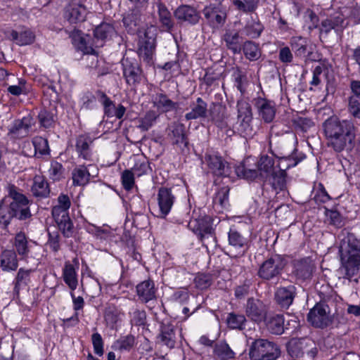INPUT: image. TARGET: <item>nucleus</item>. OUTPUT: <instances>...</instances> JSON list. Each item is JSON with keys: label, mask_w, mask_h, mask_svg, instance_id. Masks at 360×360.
I'll use <instances>...</instances> for the list:
<instances>
[{"label": "nucleus", "mask_w": 360, "mask_h": 360, "mask_svg": "<svg viewBox=\"0 0 360 360\" xmlns=\"http://www.w3.org/2000/svg\"><path fill=\"white\" fill-rule=\"evenodd\" d=\"M322 127L329 148L337 153L352 149L356 127L352 122L332 116L324 121Z\"/></svg>", "instance_id": "1"}, {"label": "nucleus", "mask_w": 360, "mask_h": 360, "mask_svg": "<svg viewBox=\"0 0 360 360\" xmlns=\"http://www.w3.org/2000/svg\"><path fill=\"white\" fill-rule=\"evenodd\" d=\"M205 161L213 174L219 176H228L230 174L231 169L228 162L217 154H206Z\"/></svg>", "instance_id": "10"}, {"label": "nucleus", "mask_w": 360, "mask_h": 360, "mask_svg": "<svg viewBox=\"0 0 360 360\" xmlns=\"http://www.w3.org/2000/svg\"><path fill=\"white\" fill-rule=\"evenodd\" d=\"M238 115L237 120L252 119V112L250 104L244 100H240L237 103Z\"/></svg>", "instance_id": "56"}, {"label": "nucleus", "mask_w": 360, "mask_h": 360, "mask_svg": "<svg viewBox=\"0 0 360 360\" xmlns=\"http://www.w3.org/2000/svg\"><path fill=\"white\" fill-rule=\"evenodd\" d=\"M169 136L173 140L174 143H184L187 145L186 136L185 132V126L181 123H173L170 128Z\"/></svg>", "instance_id": "39"}, {"label": "nucleus", "mask_w": 360, "mask_h": 360, "mask_svg": "<svg viewBox=\"0 0 360 360\" xmlns=\"http://www.w3.org/2000/svg\"><path fill=\"white\" fill-rule=\"evenodd\" d=\"M250 158H247L243 163L236 167V173L238 177L252 181L259 176L257 166L250 163Z\"/></svg>", "instance_id": "25"}, {"label": "nucleus", "mask_w": 360, "mask_h": 360, "mask_svg": "<svg viewBox=\"0 0 360 360\" xmlns=\"http://www.w3.org/2000/svg\"><path fill=\"white\" fill-rule=\"evenodd\" d=\"M174 16L177 20L190 25L197 24L200 18L199 13L194 8L187 5L178 7L174 11Z\"/></svg>", "instance_id": "21"}, {"label": "nucleus", "mask_w": 360, "mask_h": 360, "mask_svg": "<svg viewBox=\"0 0 360 360\" xmlns=\"http://www.w3.org/2000/svg\"><path fill=\"white\" fill-rule=\"evenodd\" d=\"M73 184L75 186H84L89 181L90 174L84 166L75 168L72 173Z\"/></svg>", "instance_id": "42"}, {"label": "nucleus", "mask_w": 360, "mask_h": 360, "mask_svg": "<svg viewBox=\"0 0 360 360\" xmlns=\"http://www.w3.org/2000/svg\"><path fill=\"white\" fill-rule=\"evenodd\" d=\"M274 160L267 155H262L257 162V169L259 176L262 179H268L274 172Z\"/></svg>", "instance_id": "34"}, {"label": "nucleus", "mask_w": 360, "mask_h": 360, "mask_svg": "<svg viewBox=\"0 0 360 360\" xmlns=\"http://www.w3.org/2000/svg\"><path fill=\"white\" fill-rule=\"evenodd\" d=\"M313 271V264L308 259H303L297 264V274L303 278H308Z\"/></svg>", "instance_id": "60"}, {"label": "nucleus", "mask_w": 360, "mask_h": 360, "mask_svg": "<svg viewBox=\"0 0 360 360\" xmlns=\"http://www.w3.org/2000/svg\"><path fill=\"white\" fill-rule=\"evenodd\" d=\"M69 210L55 205L52 208V216L59 230L64 236L69 238L73 233V224L69 217Z\"/></svg>", "instance_id": "7"}, {"label": "nucleus", "mask_w": 360, "mask_h": 360, "mask_svg": "<svg viewBox=\"0 0 360 360\" xmlns=\"http://www.w3.org/2000/svg\"><path fill=\"white\" fill-rule=\"evenodd\" d=\"M249 355L252 360H275L280 355V349L275 343L259 339L252 343Z\"/></svg>", "instance_id": "3"}, {"label": "nucleus", "mask_w": 360, "mask_h": 360, "mask_svg": "<svg viewBox=\"0 0 360 360\" xmlns=\"http://www.w3.org/2000/svg\"><path fill=\"white\" fill-rule=\"evenodd\" d=\"M94 35V45L96 47H101L105 40L117 35V32L112 24L103 22L95 28Z\"/></svg>", "instance_id": "14"}, {"label": "nucleus", "mask_w": 360, "mask_h": 360, "mask_svg": "<svg viewBox=\"0 0 360 360\" xmlns=\"http://www.w3.org/2000/svg\"><path fill=\"white\" fill-rule=\"evenodd\" d=\"M233 2L238 10L248 13L256 10L259 0H233Z\"/></svg>", "instance_id": "55"}, {"label": "nucleus", "mask_w": 360, "mask_h": 360, "mask_svg": "<svg viewBox=\"0 0 360 360\" xmlns=\"http://www.w3.org/2000/svg\"><path fill=\"white\" fill-rule=\"evenodd\" d=\"M295 151L296 149H294L292 155L280 158L279 167L281 168L287 169L290 167H295L302 160V158H298L295 156Z\"/></svg>", "instance_id": "61"}, {"label": "nucleus", "mask_w": 360, "mask_h": 360, "mask_svg": "<svg viewBox=\"0 0 360 360\" xmlns=\"http://www.w3.org/2000/svg\"><path fill=\"white\" fill-rule=\"evenodd\" d=\"M328 306L322 304H316L309 312L307 319L309 322L316 328L327 326L330 320L327 313Z\"/></svg>", "instance_id": "8"}, {"label": "nucleus", "mask_w": 360, "mask_h": 360, "mask_svg": "<svg viewBox=\"0 0 360 360\" xmlns=\"http://www.w3.org/2000/svg\"><path fill=\"white\" fill-rule=\"evenodd\" d=\"M0 265L4 271H15L18 267L16 252L12 250L2 251L0 257Z\"/></svg>", "instance_id": "27"}, {"label": "nucleus", "mask_w": 360, "mask_h": 360, "mask_svg": "<svg viewBox=\"0 0 360 360\" xmlns=\"http://www.w3.org/2000/svg\"><path fill=\"white\" fill-rule=\"evenodd\" d=\"M33 124L34 120L31 116H26L20 120H16L8 129V135L12 139L25 138L29 135Z\"/></svg>", "instance_id": "11"}, {"label": "nucleus", "mask_w": 360, "mask_h": 360, "mask_svg": "<svg viewBox=\"0 0 360 360\" xmlns=\"http://www.w3.org/2000/svg\"><path fill=\"white\" fill-rule=\"evenodd\" d=\"M158 117L156 112L148 111L143 117L139 119V128L143 131H148L154 124Z\"/></svg>", "instance_id": "51"}, {"label": "nucleus", "mask_w": 360, "mask_h": 360, "mask_svg": "<svg viewBox=\"0 0 360 360\" xmlns=\"http://www.w3.org/2000/svg\"><path fill=\"white\" fill-rule=\"evenodd\" d=\"M242 50L245 57L250 60H256L261 56L258 46L251 41H245L242 46Z\"/></svg>", "instance_id": "50"}, {"label": "nucleus", "mask_w": 360, "mask_h": 360, "mask_svg": "<svg viewBox=\"0 0 360 360\" xmlns=\"http://www.w3.org/2000/svg\"><path fill=\"white\" fill-rule=\"evenodd\" d=\"M246 316L255 322H261L266 316V311L263 303L259 300L249 298L245 305Z\"/></svg>", "instance_id": "15"}, {"label": "nucleus", "mask_w": 360, "mask_h": 360, "mask_svg": "<svg viewBox=\"0 0 360 360\" xmlns=\"http://www.w3.org/2000/svg\"><path fill=\"white\" fill-rule=\"evenodd\" d=\"M348 25L341 14L334 16H330L321 22V30L326 33L329 32L332 30L336 32H341Z\"/></svg>", "instance_id": "26"}, {"label": "nucleus", "mask_w": 360, "mask_h": 360, "mask_svg": "<svg viewBox=\"0 0 360 360\" xmlns=\"http://www.w3.org/2000/svg\"><path fill=\"white\" fill-rule=\"evenodd\" d=\"M32 191L35 196L42 198L47 197L50 192L48 183L40 176L34 177Z\"/></svg>", "instance_id": "43"}, {"label": "nucleus", "mask_w": 360, "mask_h": 360, "mask_svg": "<svg viewBox=\"0 0 360 360\" xmlns=\"http://www.w3.org/2000/svg\"><path fill=\"white\" fill-rule=\"evenodd\" d=\"M339 254L338 271L344 279L351 281L360 271V238L352 233H347L341 240Z\"/></svg>", "instance_id": "2"}, {"label": "nucleus", "mask_w": 360, "mask_h": 360, "mask_svg": "<svg viewBox=\"0 0 360 360\" xmlns=\"http://www.w3.org/2000/svg\"><path fill=\"white\" fill-rule=\"evenodd\" d=\"M284 319L281 314H276L269 318L267 322V328L270 333L281 335L284 331Z\"/></svg>", "instance_id": "45"}, {"label": "nucleus", "mask_w": 360, "mask_h": 360, "mask_svg": "<svg viewBox=\"0 0 360 360\" xmlns=\"http://www.w3.org/2000/svg\"><path fill=\"white\" fill-rule=\"evenodd\" d=\"M155 283L151 280H146L136 285V294L140 302L148 303L156 298Z\"/></svg>", "instance_id": "18"}, {"label": "nucleus", "mask_w": 360, "mask_h": 360, "mask_svg": "<svg viewBox=\"0 0 360 360\" xmlns=\"http://www.w3.org/2000/svg\"><path fill=\"white\" fill-rule=\"evenodd\" d=\"M9 198L12 200L10 202L9 207L13 217H16L20 220H25L31 217L29 200L13 186L9 188Z\"/></svg>", "instance_id": "4"}, {"label": "nucleus", "mask_w": 360, "mask_h": 360, "mask_svg": "<svg viewBox=\"0 0 360 360\" xmlns=\"http://www.w3.org/2000/svg\"><path fill=\"white\" fill-rule=\"evenodd\" d=\"M148 161L143 158H136L134 167L130 169L137 176H141L148 173L150 170Z\"/></svg>", "instance_id": "57"}, {"label": "nucleus", "mask_w": 360, "mask_h": 360, "mask_svg": "<svg viewBox=\"0 0 360 360\" xmlns=\"http://www.w3.org/2000/svg\"><path fill=\"white\" fill-rule=\"evenodd\" d=\"M229 186L221 187L216 193L213 202L214 205H219L221 208H226L229 205Z\"/></svg>", "instance_id": "52"}, {"label": "nucleus", "mask_w": 360, "mask_h": 360, "mask_svg": "<svg viewBox=\"0 0 360 360\" xmlns=\"http://www.w3.org/2000/svg\"><path fill=\"white\" fill-rule=\"evenodd\" d=\"M33 270L20 268L13 281V291L18 294L20 290L25 289L30 282V275Z\"/></svg>", "instance_id": "33"}, {"label": "nucleus", "mask_w": 360, "mask_h": 360, "mask_svg": "<svg viewBox=\"0 0 360 360\" xmlns=\"http://www.w3.org/2000/svg\"><path fill=\"white\" fill-rule=\"evenodd\" d=\"M160 341L169 348H174L176 338L174 327L171 324H163L161 326V333L159 336Z\"/></svg>", "instance_id": "38"}, {"label": "nucleus", "mask_w": 360, "mask_h": 360, "mask_svg": "<svg viewBox=\"0 0 360 360\" xmlns=\"http://www.w3.org/2000/svg\"><path fill=\"white\" fill-rule=\"evenodd\" d=\"M312 344L313 342L307 338L292 339L288 344V354L292 357L302 356L304 353H310L311 356H314L316 354V349H307V347Z\"/></svg>", "instance_id": "12"}, {"label": "nucleus", "mask_w": 360, "mask_h": 360, "mask_svg": "<svg viewBox=\"0 0 360 360\" xmlns=\"http://www.w3.org/2000/svg\"><path fill=\"white\" fill-rule=\"evenodd\" d=\"M64 169L63 165L56 161L51 163L50 168L49 169V176L50 179L53 181H58L63 177Z\"/></svg>", "instance_id": "63"}, {"label": "nucleus", "mask_w": 360, "mask_h": 360, "mask_svg": "<svg viewBox=\"0 0 360 360\" xmlns=\"http://www.w3.org/2000/svg\"><path fill=\"white\" fill-rule=\"evenodd\" d=\"M87 11L86 7L77 2H71L67 6L65 17L70 23L84 21Z\"/></svg>", "instance_id": "17"}, {"label": "nucleus", "mask_w": 360, "mask_h": 360, "mask_svg": "<svg viewBox=\"0 0 360 360\" xmlns=\"http://www.w3.org/2000/svg\"><path fill=\"white\" fill-rule=\"evenodd\" d=\"M175 197L172 193L171 189L161 188L158 194V205L160 208V214L162 217H165L170 212L174 202Z\"/></svg>", "instance_id": "19"}, {"label": "nucleus", "mask_w": 360, "mask_h": 360, "mask_svg": "<svg viewBox=\"0 0 360 360\" xmlns=\"http://www.w3.org/2000/svg\"><path fill=\"white\" fill-rule=\"evenodd\" d=\"M287 174L285 169L281 168L277 172H274L269 177L271 179V184L275 190L283 191L286 188Z\"/></svg>", "instance_id": "44"}, {"label": "nucleus", "mask_w": 360, "mask_h": 360, "mask_svg": "<svg viewBox=\"0 0 360 360\" xmlns=\"http://www.w3.org/2000/svg\"><path fill=\"white\" fill-rule=\"evenodd\" d=\"M259 116L266 123L271 122L276 115L274 104L266 99L259 98L255 103Z\"/></svg>", "instance_id": "22"}, {"label": "nucleus", "mask_w": 360, "mask_h": 360, "mask_svg": "<svg viewBox=\"0 0 360 360\" xmlns=\"http://www.w3.org/2000/svg\"><path fill=\"white\" fill-rule=\"evenodd\" d=\"M11 37L16 41L17 44L20 46L30 44L35 39L34 34L30 30L22 31L20 33L16 31H13Z\"/></svg>", "instance_id": "48"}, {"label": "nucleus", "mask_w": 360, "mask_h": 360, "mask_svg": "<svg viewBox=\"0 0 360 360\" xmlns=\"http://www.w3.org/2000/svg\"><path fill=\"white\" fill-rule=\"evenodd\" d=\"M223 39L227 49L234 54L240 53L242 51V39L237 31L227 30L224 34Z\"/></svg>", "instance_id": "28"}, {"label": "nucleus", "mask_w": 360, "mask_h": 360, "mask_svg": "<svg viewBox=\"0 0 360 360\" xmlns=\"http://www.w3.org/2000/svg\"><path fill=\"white\" fill-rule=\"evenodd\" d=\"M296 288L293 285L278 288L275 292L276 302L282 308L288 309L296 296Z\"/></svg>", "instance_id": "16"}, {"label": "nucleus", "mask_w": 360, "mask_h": 360, "mask_svg": "<svg viewBox=\"0 0 360 360\" xmlns=\"http://www.w3.org/2000/svg\"><path fill=\"white\" fill-rule=\"evenodd\" d=\"M252 119H240L237 120V131L243 136H252L253 127L252 125Z\"/></svg>", "instance_id": "59"}, {"label": "nucleus", "mask_w": 360, "mask_h": 360, "mask_svg": "<svg viewBox=\"0 0 360 360\" xmlns=\"http://www.w3.org/2000/svg\"><path fill=\"white\" fill-rule=\"evenodd\" d=\"M348 110L354 117L360 119V97L351 96L349 98Z\"/></svg>", "instance_id": "64"}, {"label": "nucleus", "mask_w": 360, "mask_h": 360, "mask_svg": "<svg viewBox=\"0 0 360 360\" xmlns=\"http://www.w3.org/2000/svg\"><path fill=\"white\" fill-rule=\"evenodd\" d=\"M285 265L284 259L281 255H275L260 265L258 276L264 280H271L281 274Z\"/></svg>", "instance_id": "5"}, {"label": "nucleus", "mask_w": 360, "mask_h": 360, "mask_svg": "<svg viewBox=\"0 0 360 360\" xmlns=\"http://www.w3.org/2000/svg\"><path fill=\"white\" fill-rule=\"evenodd\" d=\"M158 13L160 22L167 29H170L173 25V22L169 11L165 6L159 5Z\"/></svg>", "instance_id": "62"}, {"label": "nucleus", "mask_w": 360, "mask_h": 360, "mask_svg": "<svg viewBox=\"0 0 360 360\" xmlns=\"http://www.w3.org/2000/svg\"><path fill=\"white\" fill-rule=\"evenodd\" d=\"M32 144L34 148L35 155L37 153L41 155L49 153V147L48 141L41 136H35L32 139Z\"/></svg>", "instance_id": "58"}, {"label": "nucleus", "mask_w": 360, "mask_h": 360, "mask_svg": "<svg viewBox=\"0 0 360 360\" xmlns=\"http://www.w3.org/2000/svg\"><path fill=\"white\" fill-rule=\"evenodd\" d=\"M155 48V39L153 37H148V32L144 33V37L139 41V55L146 62L152 60Z\"/></svg>", "instance_id": "23"}, {"label": "nucleus", "mask_w": 360, "mask_h": 360, "mask_svg": "<svg viewBox=\"0 0 360 360\" xmlns=\"http://www.w3.org/2000/svg\"><path fill=\"white\" fill-rule=\"evenodd\" d=\"M124 25L130 33H134L139 29L141 24L140 14L138 11H132L123 18Z\"/></svg>", "instance_id": "40"}, {"label": "nucleus", "mask_w": 360, "mask_h": 360, "mask_svg": "<svg viewBox=\"0 0 360 360\" xmlns=\"http://www.w3.org/2000/svg\"><path fill=\"white\" fill-rule=\"evenodd\" d=\"M96 94L98 97L99 102L103 106V112L105 115L108 117H115L116 118L120 120L123 117L126 108L122 104H119L117 106H115L113 101L110 100V98L105 94V93L98 91Z\"/></svg>", "instance_id": "9"}, {"label": "nucleus", "mask_w": 360, "mask_h": 360, "mask_svg": "<svg viewBox=\"0 0 360 360\" xmlns=\"http://www.w3.org/2000/svg\"><path fill=\"white\" fill-rule=\"evenodd\" d=\"M210 114L212 122L218 128L221 129L229 128V115L224 106L220 104L212 103L210 109Z\"/></svg>", "instance_id": "20"}, {"label": "nucleus", "mask_w": 360, "mask_h": 360, "mask_svg": "<svg viewBox=\"0 0 360 360\" xmlns=\"http://www.w3.org/2000/svg\"><path fill=\"white\" fill-rule=\"evenodd\" d=\"M123 75L126 82L129 85H135L141 79V70L136 63H131L128 60H124Z\"/></svg>", "instance_id": "24"}, {"label": "nucleus", "mask_w": 360, "mask_h": 360, "mask_svg": "<svg viewBox=\"0 0 360 360\" xmlns=\"http://www.w3.org/2000/svg\"><path fill=\"white\" fill-rule=\"evenodd\" d=\"M226 322L229 328L242 330L246 322V319L243 314L230 313L227 316Z\"/></svg>", "instance_id": "53"}, {"label": "nucleus", "mask_w": 360, "mask_h": 360, "mask_svg": "<svg viewBox=\"0 0 360 360\" xmlns=\"http://www.w3.org/2000/svg\"><path fill=\"white\" fill-rule=\"evenodd\" d=\"M217 2L206 6L202 10L207 23L214 28L221 27L226 18L225 8L222 6L221 2Z\"/></svg>", "instance_id": "6"}, {"label": "nucleus", "mask_w": 360, "mask_h": 360, "mask_svg": "<svg viewBox=\"0 0 360 360\" xmlns=\"http://www.w3.org/2000/svg\"><path fill=\"white\" fill-rule=\"evenodd\" d=\"M341 15L344 18H347L354 24L360 23V6L354 2L349 6L344 7L341 11Z\"/></svg>", "instance_id": "41"}, {"label": "nucleus", "mask_w": 360, "mask_h": 360, "mask_svg": "<svg viewBox=\"0 0 360 360\" xmlns=\"http://www.w3.org/2000/svg\"><path fill=\"white\" fill-rule=\"evenodd\" d=\"M290 44L296 56L306 57L310 52L309 51V41L307 38L300 36L292 37Z\"/></svg>", "instance_id": "32"}, {"label": "nucleus", "mask_w": 360, "mask_h": 360, "mask_svg": "<svg viewBox=\"0 0 360 360\" xmlns=\"http://www.w3.org/2000/svg\"><path fill=\"white\" fill-rule=\"evenodd\" d=\"M200 240L205 248L214 250L217 248V238L214 230L211 226H202L200 227L198 233Z\"/></svg>", "instance_id": "29"}, {"label": "nucleus", "mask_w": 360, "mask_h": 360, "mask_svg": "<svg viewBox=\"0 0 360 360\" xmlns=\"http://www.w3.org/2000/svg\"><path fill=\"white\" fill-rule=\"evenodd\" d=\"M120 311L115 306H109L104 314L105 321L108 326L113 328L120 320Z\"/></svg>", "instance_id": "54"}, {"label": "nucleus", "mask_w": 360, "mask_h": 360, "mask_svg": "<svg viewBox=\"0 0 360 360\" xmlns=\"http://www.w3.org/2000/svg\"><path fill=\"white\" fill-rule=\"evenodd\" d=\"M263 29V25L259 21L252 20L246 24L243 31L248 37L255 39L260 36Z\"/></svg>", "instance_id": "49"}, {"label": "nucleus", "mask_w": 360, "mask_h": 360, "mask_svg": "<svg viewBox=\"0 0 360 360\" xmlns=\"http://www.w3.org/2000/svg\"><path fill=\"white\" fill-rule=\"evenodd\" d=\"M92 143L91 138L86 135H80L76 140V150L79 157L84 160H90L91 156L90 144Z\"/></svg>", "instance_id": "36"}, {"label": "nucleus", "mask_w": 360, "mask_h": 360, "mask_svg": "<svg viewBox=\"0 0 360 360\" xmlns=\"http://www.w3.org/2000/svg\"><path fill=\"white\" fill-rule=\"evenodd\" d=\"M135 345V338L132 335L121 337L114 342L112 348L120 352L129 351Z\"/></svg>", "instance_id": "46"}, {"label": "nucleus", "mask_w": 360, "mask_h": 360, "mask_svg": "<svg viewBox=\"0 0 360 360\" xmlns=\"http://www.w3.org/2000/svg\"><path fill=\"white\" fill-rule=\"evenodd\" d=\"M214 353L222 360H229L233 359L235 353L225 342H221L215 345Z\"/></svg>", "instance_id": "47"}, {"label": "nucleus", "mask_w": 360, "mask_h": 360, "mask_svg": "<svg viewBox=\"0 0 360 360\" xmlns=\"http://www.w3.org/2000/svg\"><path fill=\"white\" fill-rule=\"evenodd\" d=\"M74 262L76 263L75 265L69 261H66L62 269L61 277L70 291L75 290L79 284L77 271L78 269V264L77 262V259H75Z\"/></svg>", "instance_id": "13"}, {"label": "nucleus", "mask_w": 360, "mask_h": 360, "mask_svg": "<svg viewBox=\"0 0 360 360\" xmlns=\"http://www.w3.org/2000/svg\"><path fill=\"white\" fill-rule=\"evenodd\" d=\"M229 243L233 249L238 251V255H243L248 249L247 239L233 229H231L229 232Z\"/></svg>", "instance_id": "30"}, {"label": "nucleus", "mask_w": 360, "mask_h": 360, "mask_svg": "<svg viewBox=\"0 0 360 360\" xmlns=\"http://www.w3.org/2000/svg\"><path fill=\"white\" fill-rule=\"evenodd\" d=\"M15 252L21 259H25L30 253L27 238L24 232L20 231L15 234L13 240Z\"/></svg>", "instance_id": "31"}, {"label": "nucleus", "mask_w": 360, "mask_h": 360, "mask_svg": "<svg viewBox=\"0 0 360 360\" xmlns=\"http://www.w3.org/2000/svg\"><path fill=\"white\" fill-rule=\"evenodd\" d=\"M207 112V105L202 98H198L196 103L191 105V110L185 115L186 120H196L205 117Z\"/></svg>", "instance_id": "35"}, {"label": "nucleus", "mask_w": 360, "mask_h": 360, "mask_svg": "<svg viewBox=\"0 0 360 360\" xmlns=\"http://www.w3.org/2000/svg\"><path fill=\"white\" fill-rule=\"evenodd\" d=\"M153 103L155 107L163 112L172 111L178 106L177 103L173 102L167 95L162 93L156 94L153 96Z\"/></svg>", "instance_id": "37"}]
</instances>
